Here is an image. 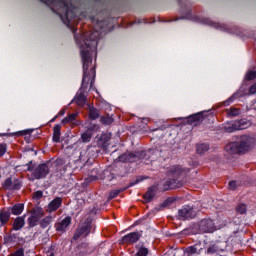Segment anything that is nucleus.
Masks as SVG:
<instances>
[{
  "instance_id": "29",
  "label": "nucleus",
  "mask_w": 256,
  "mask_h": 256,
  "mask_svg": "<svg viewBox=\"0 0 256 256\" xmlns=\"http://www.w3.org/2000/svg\"><path fill=\"white\" fill-rule=\"evenodd\" d=\"M50 224H51V217H46L41 222L42 227H47Z\"/></svg>"
},
{
  "instance_id": "20",
  "label": "nucleus",
  "mask_w": 256,
  "mask_h": 256,
  "mask_svg": "<svg viewBox=\"0 0 256 256\" xmlns=\"http://www.w3.org/2000/svg\"><path fill=\"white\" fill-rule=\"evenodd\" d=\"M203 119L201 114H194L188 118V123H199Z\"/></svg>"
},
{
  "instance_id": "5",
  "label": "nucleus",
  "mask_w": 256,
  "mask_h": 256,
  "mask_svg": "<svg viewBox=\"0 0 256 256\" xmlns=\"http://www.w3.org/2000/svg\"><path fill=\"white\" fill-rule=\"evenodd\" d=\"M45 216L43 208H34L31 217L28 219L30 227H35L39 223V219Z\"/></svg>"
},
{
  "instance_id": "7",
  "label": "nucleus",
  "mask_w": 256,
  "mask_h": 256,
  "mask_svg": "<svg viewBox=\"0 0 256 256\" xmlns=\"http://www.w3.org/2000/svg\"><path fill=\"white\" fill-rule=\"evenodd\" d=\"M3 187L7 191H15L21 189V182L17 179L13 181L11 178H8L5 180Z\"/></svg>"
},
{
  "instance_id": "14",
  "label": "nucleus",
  "mask_w": 256,
  "mask_h": 256,
  "mask_svg": "<svg viewBox=\"0 0 256 256\" xmlns=\"http://www.w3.org/2000/svg\"><path fill=\"white\" fill-rule=\"evenodd\" d=\"M54 143H59L61 141V125L56 124L53 128V137Z\"/></svg>"
},
{
  "instance_id": "21",
  "label": "nucleus",
  "mask_w": 256,
  "mask_h": 256,
  "mask_svg": "<svg viewBox=\"0 0 256 256\" xmlns=\"http://www.w3.org/2000/svg\"><path fill=\"white\" fill-rule=\"evenodd\" d=\"M89 119H92V120L99 119V110H97L96 108H90Z\"/></svg>"
},
{
  "instance_id": "34",
  "label": "nucleus",
  "mask_w": 256,
  "mask_h": 256,
  "mask_svg": "<svg viewBox=\"0 0 256 256\" xmlns=\"http://www.w3.org/2000/svg\"><path fill=\"white\" fill-rule=\"evenodd\" d=\"M229 187H230V189H232V191H234V189H237V182L236 181H231L229 183Z\"/></svg>"
},
{
  "instance_id": "32",
  "label": "nucleus",
  "mask_w": 256,
  "mask_h": 256,
  "mask_svg": "<svg viewBox=\"0 0 256 256\" xmlns=\"http://www.w3.org/2000/svg\"><path fill=\"white\" fill-rule=\"evenodd\" d=\"M28 133H29L28 130H22V131H18V132L12 133L11 135L21 136V135H27Z\"/></svg>"
},
{
  "instance_id": "30",
  "label": "nucleus",
  "mask_w": 256,
  "mask_h": 256,
  "mask_svg": "<svg viewBox=\"0 0 256 256\" xmlns=\"http://www.w3.org/2000/svg\"><path fill=\"white\" fill-rule=\"evenodd\" d=\"M7 153V146L5 144L0 145V157H3Z\"/></svg>"
},
{
  "instance_id": "3",
  "label": "nucleus",
  "mask_w": 256,
  "mask_h": 256,
  "mask_svg": "<svg viewBox=\"0 0 256 256\" xmlns=\"http://www.w3.org/2000/svg\"><path fill=\"white\" fill-rule=\"evenodd\" d=\"M91 225H92L91 218H87L84 222L80 223L79 227L77 228L73 236V239L77 241L79 237H87V235L91 233V229H92Z\"/></svg>"
},
{
  "instance_id": "25",
  "label": "nucleus",
  "mask_w": 256,
  "mask_h": 256,
  "mask_svg": "<svg viewBox=\"0 0 256 256\" xmlns=\"http://www.w3.org/2000/svg\"><path fill=\"white\" fill-rule=\"evenodd\" d=\"M236 211L243 215L244 213L247 212V206H245V204H240L236 207Z\"/></svg>"
},
{
  "instance_id": "18",
  "label": "nucleus",
  "mask_w": 256,
  "mask_h": 256,
  "mask_svg": "<svg viewBox=\"0 0 256 256\" xmlns=\"http://www.w3.org/2000/svg\"><path fill=\"white\" fill-rule=\"evenodd\" d=\"M207 151H209L208 144H198L197 145V153H199V155H203V153H207Z\"/></svg>"
},
{
  "instance_id": "15",
  "label": "nucleus",
  "mask_w": 256,
  "mask_h": 256,
  "mask_svg": "<svg viewBox=\"0 0 256 256\" xmlns=\"http://www.w3.org/2000/svg\"><path fill=\"white\" fill-rule=\"evenodd\" d=\"M74 101L79 106H83L85 103H87V96H85L83 92H80L75 96Z\"/></svg>"
},
{
  "instance_id": "4",
  "label": "nucleus",
  "mask_w": 256,
  "mask_h": 256,
  "mask_svg": "<svg viewBox=\"0 0 256 256\" xmlns=\"http://www.w3.org/2000/svg\"><path fill=\"white\" fill-rule=\"evenodd\" d=\"M49 175V166L47 164L38 165L32 172L33 179H45Z\"/></svg>"
},
{
  "instance_id": "35",
  "label": "nucleus",
  "mask_w": 256,
  "mask_h": 256,
  "mask_svg": "<svg viewBox=\"0 0 256 256\" xmlns=\"http://www.w3.org/2000/svg\"><path fill=\"white\" fill-rule=\"evenodd\" d=\"M43 197V192L37 191L34 193V199H41Z\"/></svg>"
},
{
  "instance_id": "33",
  "label": "nucleus",
  "mask_w": 256,
  "mask_h": 256,
  "mask_svg": "<svg viewBox=\"0 0 256 256\" xmlns=\"http://www.w3.org/2000/svg\"><path fill=\"white\" fill-rule=\"evenodd\" d=\"M171 173H181V167L179 166L172 167Z\"/></svg>"
},
{
  "instance_id": "36",
  "label": "nucleus",
  "mask_w": 256,
  "mask_h": 256,
  "mask_svg": "<svg viewBox=\"0 0 256 256\" xmlns=\"http://www.w3.org/2000/svg\"><path fill=\"white\" fill-rule=\"evenodd\" d=\"M23 250H18L16 251L14 254H12L11 256H23Z\"/></svg>"
},
{
  "instance_id": "9",
  "label": "nucleus",
  "mask_w": 256,
  "mask_h": 256,
  "mask_svg": "<svg viewBox=\"0 0 256 256\" xmlns=\"http://www.w3.org/2000/svg\"><path fill=\"white\" fill-rule=\"evenodd\" d=\"M62 204H63V198H61V197L54 198L48 204V207H47L48 213H53V211H57V209H59V207H61Z\"/></svg>"
},
{
  "instance_id": "41",
  "label": "nucleus",
  "mask_w": 256,
  "mask_h": 256,
  "mask_svg": "<svg viewBox=\"0 0 256 256\" xmlns=\"http://www.w3.org/2000/svg\"><path fill=\"white\" fill-rule=\"evenodd\" d=\"M66 15H69V12H66Z\"/></svg>"
},
{
  "instance_id": "37",
  "label": "nucleus",
  "mask_w": 256,
  "mask_h": 256,
  "mask_svg": "<svg viewBox=\"0 0 256 256\" xmlns=\"http://www.w3.org/2000/svg\"><path fill=\"white\" fill-rule=\"evenodd\" d=\"M60 115H65V111H60Z\"/></svg>"
},
{
  "instance_id": "11",
  "label": "nucleus",
  "mask_w": 256,
  "mask_h": 256,
  "mask_svg": "<svg viewBox=\"0 0 256 256\" xmlns=\"http://www.w3.org/2000/svg\"><path fill=\"white\" fill-rule=\"evenodd\" d=\"M139 233L138 232H132L129 233L128 235H125L124 237H122V243L125 244H131V243H137V241H139Z\"/></svg>"
},
{
  "instance_id": "16",
  "label": "nucleus",
  "mask_w": 256,
  "mask_h": 256,
  "mask_svg": "<svg viewBox=\"0 0 256 256\" xmlns=\"http://www.w3.org/2000/svg\"><path fill=\"white\" fill-rule=\"evenodd\" d=\"M24 209H25V205H23L22 203H19V204H15L12 208H10V211L12 215H21Z\"/></svg>"
},
{
  "instance_id": "28",
  "label": "nucleus",
  "mask_w": 256,
  "mask_h": 256,
  "mask_svg": "<svg viewBox=\"0 0 256 256\" xmlns=\"http://www.w3.org/2000/svg\"><path fill=\"white\" fill-rule=\"evenodd\" d=\"M82 141L84 143H89L91 141V133L85 132L82 134Z\"/></svg>"
},
{
  "instance_id": "13",
  "label": "nucleus",
  "mask_w": 256,
  "mask_h": 256,
  "mask_svg": "<svg viewBox=\"0 0 256 256\" xmlns=\"http://www.w3.org/2000/svg\"><path fill=\"white\" fill-rule=\"evenodd\" d=\"M9 219H11V212L6 210L0 211V223L1 225H7L9 223Z\"/></svg>"
},
{
  "instance_id": "19",
  "label": "nucleus",
  "mask_w": 256,
  "mask_h": 256,
  "mask_svg": "<svg viewBox=\"0 0 256 256\" xmlns=\"http://www.w3.org/2000/svg\"><path fill=\"white\" fill-rule=\"evenodd\" d=\"M153 197H155V191L153 188L148 189V191L144 194L145 201L149 202L153 200Z\"/></svg>"
},
{
  "instance_id": "31",
  "label": "nucleus",
  "mask_w": 256,
  "mask_h": 256,
  "mask_svg": "<svg viewBox=\"0 0 256 256\" xmlns=\"http://www.w3.org/2000/svg\"><path fill=\"white\" fill-rule=\"evenodd\" d=\"M131 157H133V154H124L120 157L122 161H131Z\"/></svg>"
},
{
  "instance_id": "2",
  "label": "nucleus",
  "mask_w": 256,
  "mask_h": 256,
  "mask_svg": "<svg viewBox=\"0 0 256 256\" xmlns=\"http://www.w3.org/2000/svg\"><path fill=\"white\" fill-rule=\"evenodd\" d=\"M251 149V140L244 136L239 142H230L226 145L225 150L230 155H237V153H245Z\"/></svg>"
},
{
  "instance_id": "26",
  "label": "nucleus",
  "mask_w": 256,
  "mask_h": 256,
  "mask_svg": "<svg viewBox=\"0 0 256 256\" xmlns=\"http://www.w3.org/2000/svg\"><path fill=\"white\" fill-rule=\"evenodd\" d=\"M186 253H188V255H195V253H199L197 250V245L188 247L186 249Z\"/></svg>"
},
{
  "instance_id": "10",
  "label": "nucleus",
  "mask_w": 256,
  "mask_h": 256,
  "mask_svg": "<svg viewBox=\"0 0 256 256\" xmlns=\"http://www.w3.org/2000/svg\"><path fill=\"white\" fill-rule=\"evenodd\" d=\"M241 129H243V127H241V122L239 121H234L224 126L225 133H233L234 131H241Z\"/></svg>"
},
{
  "instance_id": "27",
  "label": "nucleus",
  "mask_w": 256,
  "mask_h": 256,
  "mask_svg": "<svg viewBox=\"0 0 256 256\" xmlns=\"http://www.w3.org/2000/svg\"><path fill=\"white\" fill-rule=\"evenodd\" d=\"M137 256H148L149 255V249L147 248H140L136 254Z\"/></svg>"
},
{
  "instance_id": "8",
  "label": "nucleus",
  "mask_w": 256,
  "mask_h": 256,
  "mask_svg": "<svg viewBox=\"0 0 256 256\" xmlns=\"http://www.w3.org/2000/svg\"><path fill=\"white\" fill-rule=\"evenodd\" d=\"M71 225V216L65 217L62 221L55 224V229L59 233H65L67 231V227Z\"/></svg>"
},
{
  "instance_id": "23",
  "label": "nucleus",
  "mask_w": 256,
  "mask_h": 256,
  "mask_svg": "<svg viewBox=\"0 0 256 256\" xmlns=\"http://www.w3.org/2000/svg\"><path fill=\"white\" fill-rule=\"evenodd\" d=\"M101 123H103V125H111V123H113V117L111 116H104L100 119Z\"/></svg>"
},
{
  "instance_id": "38",
  "label": "nucleus",
  "mask_w": 256,
  "mask_h": 256,
  "mask_svg": "<svg viewBox=\"0 0 256 256\" xmlns=\"http://www.w3.org/2000/svg\"><path fill=\"white\" fill-rule=\"evenodd\" d=\"M28 171H31V166H28Z\"/></svg>"
},
{
  "instance_id": "1",
  "label": "nucleus",
  "mask_w": 256,
  "mask_h": 256,
  "mask_svg": "<svg viewBox=\"0 0 256 256\" xmlns=\"http://www.w3.org/2000/svg\"><path fill=\"white\" fill-rule=\"evenodd\" d=\"M81 57L83 61V79L82 87L87 89V85H90V89L93 88V83H95V70L89 71V51H81Z\"/></svg>"
},
{
  "instance_id": "39",
  "label": "nucleus",
  "mask_w": 256,
  "mask_h": 256,
  "mask_svg": "<svg viewBox=\"0 0 256 256\" xmlns=\"http://www.w3.org/2000/svg\"><path fill=\"white\" fill-rule=\"evenodd\" d=\"M208 253H211V248H208Z\"/></svg>"
},
{
  "instance_id": "12",
  "label": "nucleus",
  "mask_w": 256,
  "mask_h": 256,
  "mask_svg": "<svg viewBox=\"0 0 256 256\" xmlns=\"http://www.w3.org/2000/svg\"><path fill=\"white\" fill-rule=\"evenodd\" d=\"M23 227H25V216L17 217L13 223L14 231H20Z\"/></svg>"
},
{
  "instance_id": "17",
  "label": "nucleus",
  "mask_w": 256,
  "mask_h": 256,
  "mask_svg": "<svg viewBox=\"0 0 256 256\" xmlns=\"http://www.w3.org/2000/svg\"><path fill=\"white\" fill-rule=\"evenodd\" d=\"M77 117H79V113H77V112L69 114L67 117H65L62 120V124L67 125V123H73V121H75V119H77Z\"/></svg>"
},
{
  "instance_id": "24",
  "label": "nucleus",
  "mask_w": 256,
  "mask_h": 256,
  "mask_svg": "<svg viewBox=\"0 0 256 256\" xmlns=\"http://www.w3.org/2000/svg\"><path fill=\"white\" fill-rule=\"evenodd\" d=\"M240 113H241V110L237 108H230L228 111V114L230 115V117H237V115H239Z\"/></svg>"
},
{
  "instance_id": "22",
  "label": "nucleus",
  "mask_w": 256,
  "mask_h": 256,
  "mask_svg": "<svg viewBox=\"0 0 256 256\" xmlns=\"http://www.w3.org/2000/svg\"><path fill=\"white\" fill-rule=\"evenodd\" d=\"M246 81H253V79H256V71L255 70H249L245 75Z\"/></svg>"
},
{
  "instance_id": "40",
  "label": "nucleus",
  "mask_w": 256,
  "mask_h": 256,
  "mask_svg": "<svg viewBox=\"0 0 256 256\" xmlns=\"http://www.w3.org/2000/svg\"><path fill=\"white\" fill-rule=\"evenodd\" d=\"M53 121H55V118H53V119L51 120V123H53Z\"/></svg>"
},
{
  "instance_id": "6",
  "label": "nucleus",
  "mask_w": 256,
  "mask_h": 256,
  "mask_svg": "<svg viewBox=\"0 0 256 256\" xmlns=\"http://www.w3.org/2000/svg\"><path fill=\"white\" fill-rule=\"evenodd\" d=\"M180 219H193L195 217V211L191 206H184L178 211Z\"/></svg>"
}]
</instances>
